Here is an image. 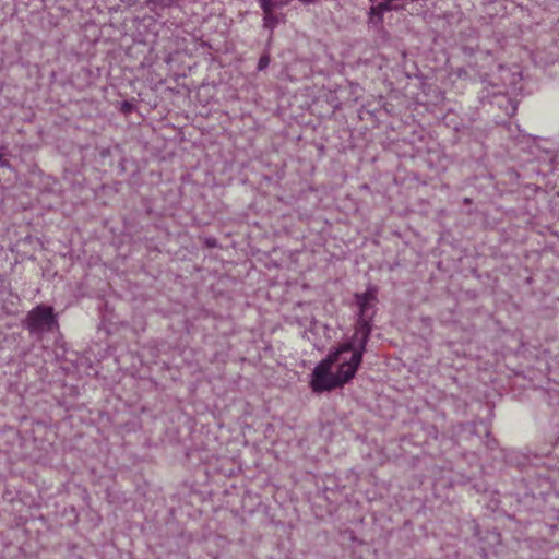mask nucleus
Masks as SVG:
<instances>
[{
  "label": "nucleus",
  "mask_w": 559,
  "mask_h": 559,
  "mask_svg": "<svg viewBox=\"0 0 559 559\" xmlns=\"http://www.w3.org/2000/svg\"><path fill=\"white\" fill-rule=\"evenodd\" d=\"M377 294L376 287H369L365 293L356 295L360 326L350 342L342 344L316 367L311 384H344L353 379L365 352Z\"/></svg>",
  "instance_id": "1"
},
{
  "label": "nucleus",
  "mask_w": 559,
  "mask_h": 559,
  "mask_svg": "<svg viewBox=\"0 0 559 559\" xmlns=\"http://www.w3.org/2000/svg\"><path fill=\"white\" fill-rule=\"evenodd\" d=\"M37 333L46 330L55 333L58 330V322L51 307L37 306Z\"/></svg>",
  "instance_id": "2"
},
{
  "label": "nucleus",
  "mask_w": 559,
  "mask_h": 559,
  "mask_svg": "<svg viewBox=\"0 0 559 559\" xmlns=\"http://www.w3.org/2000/svg\"><path fill=\"white\" fill-rule=\"evenodd\" d=\"M260 3L263 10V26L272 31L282 19L274 15V10H272V3L270 0H260Z\"/></svg>",
  "instance_id": "3"
},
{
  "label": "nucleus",
  "mask_w": 559,
  "mask_h": 559,
  "mask_svg": "<svg viewBox=\"0 0 559 559\" xmlns=\"http://www.w3.org/2000/svg\"><path fill=\"white\" fill-rule=\"evenodd\" d=\"M27 326L31 331L35 330V310L28 312Z\"/></svg>",
  "instance_id": "4"
},
{
  "label": "nucleus",
  "mask_w": 559,
  "mask_h": 559,
  "mask_svg": "<svg viewBox=\"0 0 559 559\" xmlns=\"http://www.w3.org/2000/svg\"><path fill=\"white\" fill-rule=\"evenodd\" d=\"M272 3V10L287 5L290 0H270Z\"/></svg>",
  "instance_id": "5"
},
{
  "label": "nucleus",
  "mask_w": 559,
  "mask_h": 559,
  "mask_svg": "<svg viewBox=\"0 0 559 559\" xmlns=\"http://www.w3.org/2000/svg\"><path fill=\"white\" fill-rule=\"evenodd\" d=\"M267 64H269V58L264 56V57H262V58L259 60L258 68H259L260 70H262V69L266 68V67H267Z\"/></svg>",
  "instance_id": "6"
},
{
  "label": "nucleus",
  "mask_w": 559,
  "mask_h": 559,
  "mask_svg": "<svg viewBox=\"0 0 559 559\" xmlns=\"http://www.w3.org/2000/svg\"><path fill=\"white\" fill-rule=\"evenodd\" d=\"M331 386H321V385H318V386H313L314 389V392H321L323 389H330Z\"/></svg>",
  "instance_id": "7"
},
{
  "label": "nucleus",
  "mask_w": 559,
  "mask_h": 559,
  "mask_svg": "<svg viewBox=\"0 0 559 559\" xmlns=\"http://www.w3.org/2000/svg\"><path fill=\"white\" fill-rule=\"evenodd\" d=\"M5 164H7V162H5V160H3V159H2V157H0V165H1V166H4Z\"/></svg>",
  "instance_id": "8"
}]
</instances>
